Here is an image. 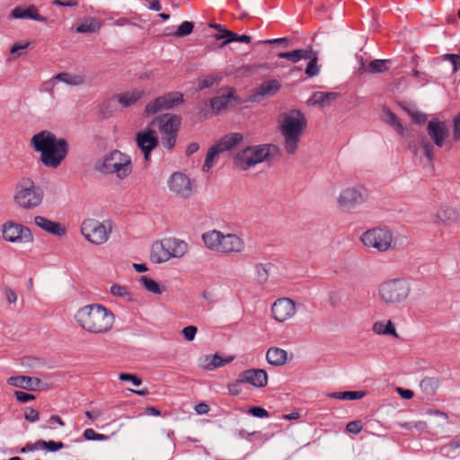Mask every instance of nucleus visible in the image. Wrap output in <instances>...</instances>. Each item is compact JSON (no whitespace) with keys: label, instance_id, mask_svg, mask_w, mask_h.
Instances as JSON below:
<instances>
[{"label":"nucleus","instance_id":"f257e3e1","mask_svg":"<svg viewBox=\"0 0 460 460\" xmlns=\"http://www.w3.org/2000/svg\"><path fill=\"white\" fill-rule=\"evenodd\" d=\"M31 146L40 153V160L48 168L57 169L69 152V144L49 131L42 130L31 138Z\"/></svg>","mask_w":460,"mask_h":460},{"label":"nucleus","instance_id":"f03ea898","mask_svg":"<svg viewBox=\"0 0 460 460\" xmlns=\"http://www.w3.org/2000/svg\"><path fill=\"white\" fill-rule=\"evenodd\" d=\"M78 325L84 331L94 333L108 332L113 326V313L101 304L86 305L79 308L75 314Z\"/></svg>","mask_w":460,"mask_h":460},{"label":"nucleus","instance_id":"7ed1b4c3","mask_svg":"<svg viewBox=\"0 0 460 460\" xmlns=\"http://www.w3.org/2000/svg\"><path fill=\"white\" fill-rule=\"evenodd\" d=\"M307 127L305 114L296 109L281 115L279 130L284 137V148L289 155L296 153L300 138Z\"/></svg>","mask_w":460,"mask_h":460},{"label":"nucleus","instance_id":"20e7f679","mask_svg":"<svg viewBox=\"0 0 460 460\" xmlns=\"http://www.w3.org/2000/svg\"><path fill=\"white\" fill-rule=\"evenodd\" d=\"M94 168L101 173H114L119 180H124L132 172V162L127 154L119 150H112L99 159Z\"/></svg>","mask_w":460,"mask_h":460},{"label":"nucleus","instance_id":"39448f33","mask_svg":"<svg viewBox=\"0 0 460 460\" xmlns=\"http://www.w3.org/2000/svg\"><path fill=\"white\" fill-rule=\"evenodd\" d=\"M279 154V147L273 144L247 146L237 153L234 158V164L241 170H248L270 156Z\"/></svg>","mask_w":460,"mask_h":460},{"label":"nucleus","instance_id":"423d86ee","mask_svg":"<svg viewBox=\"0 0 460 460\" xmlns=\"http://www.w3.org/2000/svg\"><path fill=\"white\" fill-rule=\"evenodd\" d=\"M44 197L43 190L28 177L22 178L15 187L14 201L22 208L31 210L39 207Z\"/></svg>","mask_w":460,"mask_h":460},{"label":"nucleus","instance_id":"0eeeda50","mask_svg":"<svg viewBox=\"0 0 460 460\" xmlns=\"http://www.w3.org/2000/svg\"><path fill=\"white\" fill-rule=\"evenodd\" d=\"M112 231V222H100L94 218H86L82 222L81 234L90 243L101 245L105 243Z\"/></svg>","mask_w":460,"mask_h":460},{"label":"nucleus","instance_id":"6e6552de","mask_svg":"<svg viewBox=\"0 0 460 460\" xmlns=\"http://www.w3.org/2000/svg\"><path fill=\"white\" fill-rule=\"evenodd\" d=\"M409 293L408 283L400 279L385 281L379 287V296L387 304H399L407 298Z\"/></svg>","mask_w":460,"mask_h":460},{"label":"nucleus","instance_id":"1a4fd4ad","mask_svg":"<svg viewBox=\"0 0 460 460\" xmlns=\"http://www.w3.org/2000/svg\"><path fill=\"white\" fill-rule=\"evenodd\" d=\"M361 241L367 247L385 252L391 247L393 235L387 228H373L362 234Z\"/></svg>","mask_w":460,"mask_h":460},{"label":"nucleus","instance_id":"9d476101","mask_svg":"<svg viewBox=\"0 0 460 460\" xmlns=\"http://www.w3.org/2000/svg\"><path fill=\"white\" fill-rule=\"evenodd\" d=\"M183 94L180 92H170L149 102L145 109L146 115H154L164 110H170L183 103Z\"/></svg>","mask_w":460,"mask_h":460},{"label":"nucleus","instance_id":"9b49d317","mask_svg":"<svg viewBox=\"0 0 460 460\" xmlns=\"http://www.w3.org/2000/svg\"><path fill=\"white\" fill-rule=\"evenodd\" d=\"M3 238L10 243L31 242L33 235L31 229L13 221H7L2 226Z\"/></svg>","mask_w":460,"mask_h":460},{"label":"nucleus","instance_id":"f8f14e48","mask_svg":"<svg viewBox=\"0 0 460 460\" xmlns=\"http://www.w3.org/2000/svg\"><path fill=\"white\" fill-rule=\"evenodd\" d=\"M136 143L143 153L145 161L149 162L152 151L159 145V138L154 129L147 128L136 134Z\"/></svg>","mask_w":460,"mask_h":460},{"label":"nucleus","instance_id":"ddd939ff","mask_svg":"<svg viewBox=\"0 0 460 460\" xmlns=\"http://www.w3.org/2000/svg\"><path fill=\"white\" fill-rule=\"evenodd\" d=\"M242 102V99L235 94L234 88L222 90L219 95L209 100V104L214 114H219L222 111Z\"/></svg>","mask_w":460,"mask_h":460},{"label":"nucleus","instance_id":"4468645a","mask_svg":"<svg viewBox=\"0 0 460 460\" xmlns=\"http://www.w3.org/2000/svg\"><path fill=\"white\" fill-rule=\"evenodd\" d=\"M169 190L176 196L188 199L191 196L193 189L190 178L182 172H173L168 181Z\"/></svg>","mask_w":460,"mask_h":460},{"label":"nucleus","instance_id":"2eb2a0df","mask_svg":"<svg viewBox=\"0 0 460 460\" xmlns=\"http://www.w3.org/2000/svg\"><path fill=\"white\" fill-rule=\"evenodd\" d=\"M181 119L175 114L164 113L156 116L151 121L152 126H156L160 132L165 134H177L180 128Z\"/></svg>","mask_w":460,"mask_h":460},{"label":"nucleus","instance_id":"dca6fc26","mask_svg":"<svg viewBox=\"0 0 460 460\" xmlns=\"http://www.w3.org/2000/svg\"><path fill=\"white\" fill-rule=\"evenodd\" d=\"M271 313L276 321L283 323L295 314V303L290 298H279L273 303Z\"/></svg>","mask_w":460,"mask_h":460},{"label":"nucleus","instance_id":"f3484780","mask_svg":"<svg viewBox=\"0 0 460 460\" xmlns=\"http://www.w3.org/2000/svg\"><path fill=\"white\" fill-rule=\"evenodd\" d=\"M238 382L250 384L254 387L261 388L267 385L268 375L263 369L251 368L244 370L238 375Z\"/></svg>","mask_w":460,"mask_h":460},{"label":"nucleus","instance_id":"a211bd4d","mask_svg":"<svg viewBox=\"0 0 460 460\" xmlns=\"http://www.w3.org/2000/svg\"><path fill=\"white\" fill-rule=\"evenodd\" d=\"M338 201L343 209L350 210L357 205L363 203L365 196L358 188H347L341 193Z\"/></svg>","mask_w":460,"mask_h":460},{"label":"nucleus","instance_id":"6ab92c4d","mask_svg":"<svg viewBox=\"0 0 460 460\" xmlns=\"http://www.w3.org/2000/svg\"><path fill=\"white\" fill-rule=\"evenodd\" d=\"M427 132L438 147H442L445 138L448 136V129L444 121L431 119L427 126Z\"/></svg>","mask_w":460,"mask_h":460},{"label":"nucleus","instance_id":"aec40b11","mask_svg":"<svg viewBox=\"0 0 460 460\" xmlns=\"http://www.w3.org/2000/svg\"><path fill=\"white\" fill-rule=\"evenodd\" d=\"M281 88L278 80L271 79L261 83L252 96L253 102H260L263 98L274 96Z\"/></svg>","mask_w":460,"mask_h":460},{"label":"nucleus","instance_id":"412c9836","mask_svg":"<svg viewBox=\"0 0 460 460\" xmlns=\"http://www.w3.org/2000/svg\"><path fill=\"white\" fill-rule=\"evenodd\" d=\"M34 223L37 226L53 235L61 237L66 234V229L62 224L52 221L45 217L36 216Z\"/></svg>","mask_w":460,"mask_h":460},{"label":"nucleus","instance_id":"4be33fe9","mask_svg":"<svg viewBox=\"0 0 460 460\" xmlns=\"http://www.w3.org/2000/svg\"><path fill=\"white\" fill-rule=\"evenodd\" d=\"M244 249V242L242 238L233 234H223L218 252L231 253L241 252Z\"/></svg>","mask_w":460,"mask_h":460},{"label":"nucleus","instance_id":"5701e85b","mask_svg":"<svg viewBox=\"0 0 460 460\" xmlns=\"http://www.w3.org/2000/svg\"><path fill=\"white\" fill-rule=\"evenodd\" d=\"M11 17L13 19H31L43 22L47 21L46 17L39 13L38 8L34 4H31L26 8L22 6L15 7L11 13Z\"/></svg>","mask_w":460,"mask_h":460},{"label":"nucleus","instance_id":"b1692460","mask_svg":"<svg viewBox=\"0 0 460 460\" xmlns=\"http://www.w3.org/2000/svg\"><path fill=\"white\" fill-rule=\"evenodd\" d=\"M41 381L38 377H31L28 376H14L7 379V384L12 386L20 387L22 389L34 391L36 390Z\"/></svg>","mask_w":460,"mask_h":460},{"label":"nucleus","instance_id":"393cba45","mask_svg":"<svg viewBox=\"0 0 460 460\" xmlns=\"http://www.w3.org/2000/svg\"><path fill=\"white\" fill-rule=\"evenodd\" d=\"M164 244L170 253L171 258L182 257L188 249V244L184 241L176 238L164 239Z\"/></svg>","mask_w":460,"mask_h":460},{"label":"nucleus","instance_id":"a878e982","mask_svg":"<svg viewBox=\"0 0 460 460\" xmlns=\"http://www.w3.org/2000/svg\"><path fill=\"white\" fill-rule=\"evenodd\" d=\"M233 360L234 357L224 358L218 354L207 355L201 358V366L208 370H214L232 362Z\"/></svg>","mask_w":460,"mask_h":460},{"label":"nucleus","instance_id":"bb28decb","mask_svg":"<svg viewBox=\"0 0 460 460\" xmlns=\"http://www.w3.org/2000/svg\"><path fill=\"white\" fill-rule=\"evenodd\" d=\"M243 138V134L241 133H229L221 137L216 143V146H217L221 152L228 151L235 147L238 144H240Z\"/></svg>","mask_w":460,"mask_h":460},{"label":"nucleus","instance_id":"cd10ccee","mask_svg":"<svg viewBox=\"0 0 460 460\" xmlns=\"http://www.w3.org/2000/svg\"><path fill=\"white\" fill-rule=\"evenodd\" d=\"M312 57V48L298 49L289 52H280L278 58L280 59H287L292 63H296L304 58H310Z\"/></svg>","mask_w":460,"mask_h":460},{"label":"nucleus","instance_id":"c85d7f7f","mask_svg":"<svg viewBox=\"0 0 460 460\" xmlns=\"http://www.w3.org/2000/svg\"><path fill=\"white\" fill-rule=\"evenodd\" d=\"M171 258L169 252L164 244V240L155 243L152 245L151 259L155 263L167 261Z\"/></svg>","mask_w":460,"mask_h":460},{"label":"nucleus","instance_id":"c756f323","mask_svg":"<svg viewBox=\"0 0 460 460\" xmlns=\"http://www.w3.org/2000/svg\"><path fill=\"white\" fill-rule=\"evenodd\" d=\"M287 351L283 349L271 347L266 353V359L272 366H282L287 361Z\"/></svg>","mask_w":460,"mask_h":460},{"label":"nucleus","instance_id":"7c9ffc66","mask_svg":"<svg viewBox=\"0 0 460 460\" xmlns=\"http://www.w3.org/2000/svg\"><path fill=\"white\" fill-rule=\"evenodd\" d=\"M223 233L218 230H211L202 234L205 245L213 251L219 252Z\"/></svg>","mask_w":460,"mask_h":460},{"label":"nucleus","instance_id":"2f4dec72","mask_svg":"<svg viewBox=\"0 0 460 460\" xmlns=\"http://www.w3.org/2000/svg\"><path fill=\"white\" fill-rule=\"evenodd\" d=\"M338 96L339 93L335 92H315L307 100V104L324 106L328 104L331 101L336 100Z\"/></svg>","mask_w":460,"mask_h":460},{"label":"nucleus","instance_id":"473e14b6","mask_svg":"<svg viewBox=\"0 0 460 460\" xmlns=\"http://www.w3.org/2000/svg\"><path fill=\"white\" fill-rule=\"evenodd\" d=\"M439 453L446 457L455 458L460 455V434L439 448Z\"/></svg>","mask_w":460,"mask_h":460},{"label":"nucleus","instance_id":"72a5a7b5","mask_svg":"<svg viewBox=\"0 0 460 460\" xmlns=\"http://www.w3.org/2000/svg\"><path fill=\"white\" fill-rule=\"evenodd\" d=\"M54 80L65 83L70 86L82 85L85 82V75L82 74L72 75L67 72H61L54 76Z\"/></svg>","mask_w":460,"mask_h":460},{"label":"nucleus","instance_id":"f704fd0d","mask_svg":"<svg viewBox=\"0 0 460 460\" xmlns=\"http://www.w3.org/2000/svg\"><path fill=\"white\" fill-rule=\"evenodd\" d=\"M441 385V379L439 377H424L420 384L421 391L429 397L433 396L438 387Z\"/></svg>","mask_w":460,"mask_h":460},{"label":"nucleus","instance_id":"c9c22d12","mask_svg":"<svg viewBox=\"0 0 460 460\" xmlns=\"http://www.w3.org/2000/svg\"><path fill=\"white\" fill-rule=\"evenodd\" d=\"M458 212L452 207H442L437 213L438 222L444 224L456 222L458 218Z\"/></svg>","mask_w":460,"mask_h":460},{"label":"nucleus","instance_id":"e433bc0d","mask_svg":"<svg viewBox=\"0 0 460 460\" xmlns=\"http://www.w3.org/2000/svg\"><path fill=\"white\" fill-rule=\"evenodd\" d=\"M217 40H224L223 46L234 42V41H240L243 43H250L251 42V37L248 35H238L235 32H233L231 31H224V33L218 34L217 36Z\"/></svg>","mask_w":460,"mask_h":460},{"label":"nucleus","instance_id":"4c0bfd02","mask_svg":"<svg viewBox=\"0 0 460 460\" xmlns=\"http://www.w3.org/2000/svg\"><path fill=\"white\" fill-rule=\"evenodd\" d=\"M143 96L142 91H134L117 95L118 103L123 107H130L134 105Z\"/></svg>","mask_w":460,"mask_h":460},{"label":"nucleus","instance_id":"58836bf2","mask_svg":"<svg viewBox=\"0 0 460 460\" xmlns=\"http://www.w3.org/2000/svg\"><path fill=\"white\" fill-rule=\"evenodd\" d=\"M385 122L393 127L401 136H404L405 128L400 122L398 117L388 108L384 109Z\"/></svg>","mask_w":460,"mask_h":460},{"label":"nucleus","instance_id":"ea45409f","mask_svg":"<svg viewBox=\"0 0 460 460\" xmlns=\"http://www.w3.org/2000/svg\"><path fill=\"white\" fill-rule=\"evenodd\" d=\"M373 331L376 334L393 335L394 337L398 336L395 331L394 324L391 321H388L387 323H375L373 325Z\"/></svg>","mask_w":460,"mask_h":460},{"label":"nucleus","instance_id":"a19ab883","mask_svg":"<svg viewBox=\"0 0 460 460\" xmlns=\"http://www.w3.org/2000/svg\"><path fill=\"white\" fill-rule=\"evenodd\" d=\"M391 59H375L367 65V74L384 73L389 69Z\"/></svg>","mask_w":460,"mask_h":460},{"label":"nucleus","instance_id":"79ce46f5","mask_svg":"<svg viewBox=\"0 0 460 460\" xmlns=\"http://www.w3.org/2000/svg\"><path fill=\"white\" fill-rule=\"evenodd\" d=\"M118 100L115 98H109L104 100L100 104V112L103 118H109L111 114L117 111Z\"/></svg>","mask_w":460,"mask_h":460},{"label":"nucleus","instance_id":"37998d69","mask_svg":"<svg viewBox=\"0 0 460 460\" xmlns=\"http://www.w3.org/2000/svg\"><path fill=\"white\" fill-rule=\"evenodd\" d=\"M366 393L363 391H345V392H335L330 394L329 396L340 400H358L365 396Z\"/></svg>","mask_w":460,"mask_h":460},{"label":"nucleus","instance_id":"c03bdc74","mask_svg":"<svg viewBox=\"0 0 460 460\" xmlns=\"http://www.w3.org/2000/svg\"><path fill=\"white\" fill-rule=\"evenodd\" d=\"M219 153H222L220 149L214 144L208 151L202 170L206 172H208L210 169L214 165L215 158L217 156Z\"/></svg>","mask_w":460,"mask_h":460},{"label":"nucleus","instance_id":"a18cd8bd","mask_svg":"<svg viewBox=\"0 0 460 460\" xmlns=\"http://www.w3.org/2000/svg\"><path fill=\"white\" fill-rule=\"evenodd\" d=\"M273 268L271 263H259L255 266L257 280L263 284L269 278V272Z\"/></svg>","mask_w":460,"mask_h":460},{"label":"nucleus","instance_id":"49530a36","mask_svg":"<svg viewBox=\"0 0 460 460\" xmlns=\"http://www.w3.org/2000/svg\"><path fill=\"white\" fill-rule=\"evenodd\" d=\"M139 282L144 286V288L147 291H149L153 294H155V295L162 294V289L160 288V285L155 280H154L148 277L142 276L139 279Z\"/></svg>","mask_w":460,"mask_h":460},{"label":"nucleus","instance_id":"de8ad7c7","mask_svg":"<svg viewBox=\"0 0 460 460\" xmlns=\"http://www.w3.org/2000/svg\"><path fill=\"white\" fill-rule=\"evenodd\" d=\"M100 29V23L93 18H90L82 22L77 28L76 31L79 33L95 32Z\"/></svg>","mask_w":460,"mask_h":460},{"label":"nucleus","instance_id":"09e8293b","mask_svg":"<svg viewBox=\"0 0 460 460\" xmlns=\"http://www.w3.org/2000/svg\"><path fill=\"white\" fill-rule=\"evenodd\" d=\"M111 293L114 296L123 297V298L127 299L128 301L133 300L132 294L128 291V288L125 286H121L119 284H113L111 287Z\"/></svg>","mask_w":460,"mask_h":460},{"label":"nucleus","instance_id":"8fccbe9b","mask_svg":"<svg viewBox=\"0 0 460 460\" xmlns=\"http://www.w3.org/2000/svg\"><path fill=\"white\" fill-rule=\"evenodd\" d=\"M309 59V62L305 68V74L309 76H315L319 74V66L317 65V57L316 52L312 49V57Z\"/></svg>","mask_w":460,"mask_h":460},{"label":"nucleus","instance_id":"3c124183","mask_svg":"<svg viewBox=\"0 0 460 460\" xmlns=\"http://www.w3.org/2000/svg\"><path fill=\"white\" fill-rule=\"evenodd\" d=\"M194 29V22L185 21L178 27L176 31L173 33V35L177 38H182L185 36L190 35Z\"/></svg>","mask_w":460,"mask_h":460},{"label":"nucleus","instance_id":"603ef678","mask_svg":"<svg viewBox=\"0 0 460 460\" xmlns=\"http://www.w3.org/2000/svg\"><path fill=\"white\" fill-rule=\"evenodd\" d=\"M420 146L423 149L424 155L429 159V161L433 160V145L429 142V140L426 137H422L420 138Z\"/></svg>","mask_w":460,"mask_h":460},{"label":"nucleus","instance_id":"864d4df0","mask_svg":"<svg viewBox=\"0 0 460 460\" xmlns=\"http://www.w3.org/2000/svg\"><path fill=\"white\" fill-rule=\"evenodd\" d=\"M444 60H448L452 64V72L456 73L460 70V55L459 54H445L442 56Z\"/></svg>","mask_w":460,"mask_h":460},{"label":"nucleus","instance_id":"5fc2aeb1","mask_svg":"<svg viewBox=\"0 0 460 460\" xmlns=\"http://www.w3.org/2000/svg\"><path fill=\"white\" fill-rule=\"evenodd\" d=\"M83 437L86 440H105L107 438L106 435L96 433L93 429H86L83 433Z\"/></svg>","mask_w":460,"mask_h":460},{"label":"nucleus","instance_id":"6e6d98bb","mask_svg":"<svg viewBox=\"0 0 460 460\" xmlns=\"http://www.w3.org/2000/svg\"><path fill=\"white\" fill-rule=\"evenodd\" d=\"M41 444L43 446V448H45L50 452L58 451L66 447L63 442H60V441L57 442L54 440H49V441L43 440V442Z\"/></svg>","mask_w":460,"mask_h":460},{"label":"nucleus","instance_id":"4d7b16f0","mask_svg":"<svg viewBox=\"0 0 460 460\" xmlns=\"http://www.w3.org/2000/svg\"><path fill=\"white\" fill-rule=\"evenodd\" d=\"M177 134H165L162 137V145L172 150L175 146Z\"/></svg>","mask_w":460,"mask_h":460},{"label":"nucleus","instance_id":"13d9d810","mask_svg":"<svg viewBox=\"0 0 460 460\" xmlns=\"http://www.w3.org/2000/svg\"><path fill=\"white\" fill-rule=\"evenodd\" d=\"M198 329L194 325H189L181 330V334L188 341H192L196 336Z\"/></svg>","mask_w":460,"mask_h":460},{"label":"nucleus","instance_id":"bf43d9fd","mask_svg":"<svg viewBox=\"0 0 460 460\" xmlns=\"http://www.w3.org/2000/svg\"><path fill=\"white\" fill-rule=\"evenodd\" d=\"M217 81V77L209 75L199 80L198 88L199 90H204L211 87Z\"/></svg>","mask_w":460,"mask_h":460},{"label":"nucleus","instance_id":"052dcab7","mask_svg":"<svg viewBox=\"0 0 460 460\" xmlns=\"http://www.w3.org/2000/svg\"><path fill=\"white\" fill-rule=\"evenodd\" d=\"M42 442H43V439H39L35 443H27L25 445V447H23L22 448H21L19 450V453L25 454L30 451H34V450L43 448V446L41 444Z\"/></svg>","mask_w":460,"mask_h":460},{"label":"nucleus","instance_id":"680f3d73","mask_svg":"<svg viewBox=\"0 0 460 460\" xmlns=\"http://www.w3.org/2000/svg\"><path fill=\"white\" fill-rule=\"evenodd\" d=\"M248 412L256 418H266L270 415L267 410L260 406H253L249 408Z\"/></svg>","mask_w":460,"mask_h":460},{"label":"nucleus","instance_id":"e2e57ef3","mask_svg":"<svg viewBox=\"0 0 460 460\" xmlns=\"http://www.w3.org/2000/svg\"><path fill=\"white\" fill-rule=\"evenodd\" d=\"M24 418L29 422H35L40 419V414L37 410L27 407L24 411Z\"/></svg>","mask_w":460,"mask_h":460},{"label":"nucleus","instance_id":"0e129e2a","mask_svg":"<svg viewBox=\"0 0 460 460\" xmlns=\"http://www.w3.org/2000/svg\"><path fill=\"white\" fill-rule=\"evenodd\" d=\"M119 379L122 380V381H129L135 386H139L142 384L141 378L137 377L135 375H131V374H128V373H121L119 375Z\"/></svg>","mask_w":460,"mask_h":460},{"label":"nucleus","instance_id":"69168bd1","mask_svg":"<svg viewBox=\"0 0 460 460\" xmlns=\"http://www.w3.org/2000/svg\"><path fill=\"white\" fill-rule=\"evenodd\" d=\"M410 117L415 124H419V125L424 124L427 120V115L425 113L418 111L417 109Z\"/></svg>","mask_w":460,"mask_h":460},{"label":"nucleus","instance_id":"338daca9","mask_svg":"<svg viewBox=\"0 0 460 460\" xmlns=\"http://www.w3.org/2000/svg\"><path fill=\"white\" fill-rule=\"evenodd\" d=\"M362 429V425L359 420H353L347 424L346 430L352 434H358Z\"/></svg>","mask_w":460,"mask_h":460},{"label":"nucleus","instance_id":"774afa93","mask_svg":"<svg viewBox=\"0 0 460 460\" xmlns=\"http://www.w3.org/2000/svg\"><path fill=\"white\" fill-rule=\"evenodd\" d=\"M14 395L20 402H27L35 399L33 394L22 391H15Z\"/></svg>","mask_w":460,"mask_h":460}]
</instances>
